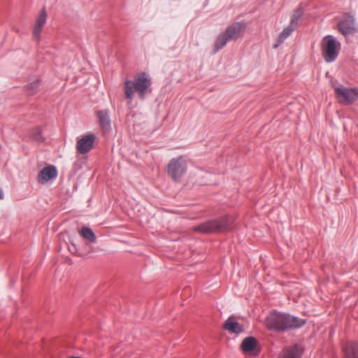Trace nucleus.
<instances>
[{
    "label": "nucleus",
    "instance_id": "nucleus-1",
    "mask_svg": "<svg viewBox=\"0 0 358 358\" xmlns=\"http://www.w3.org/2000/svg\"><path fill=\"white\" fill-rule=\"evenodd\" d=\"M304 320L280 312H272L266 320L268 329L284 331L292 328H299L305 324Z\"/></svg>",
    "mask_w": 358,
    "mask_h": 358
},
{
    "label": "nucleus",
    "instance_id": "nucleus-2",
    "mask_svg": "<svg viewBox=\"0 0 358 358\" xmlns=\"http://www.w3.org/2000/svg\"><path fill=\"white\" fill-rule=\"evenodd\" d=\"M234 222V217L227 215L206 222L195 227L194 230L204 234L225 232L232 229Z\"/></svg>",
    "mask_w": 358,
    "mask_h": 358
},
{
    "label": "nucleus",
    "instance_id": "nucleus-3",
    "mask_svg": "<svg viewBox=\"0 0 358 358\" xmlns=\"http://www.w3.org/2000/svg\"><path fill=\"white\" fill-rule=\"evenodd\" d=\"M189 159L185 155L173 157L166 165V171L169 177L178 182L187 171Z\"/></svg>",
    "mask_w": 358,
    "mask_h": 358
},
{
    "label": "nucleus",
    "instance_id": "nucleus-4",
    "mask_svg": "<svg viewBox=\"0 0 358 358\" xmlns=\"http://www.w3.org/2000/svg\"><path fill=\"white\" fill-rule=\"evenodd\" d=\"M322 54L327 62H332L338 55L340 43L331 36H325L321 43Z\"/></svg>",
    "mask_w": 358,
    "mask_h": 358
},
{
    "label": "nucleus",
    "instance_id": "nucleus-5",
    "mask_svg": "<svg viewBox=\"0 0 358 358\" xmlns=\"http://www.w3.org/2000/svg\"><path fill=\"white\" fill-rule=\"evenodd\" d=\"M337 29L344 36L353 34L357 31L355 19L350 14L345 13L338 19Z\"/></svg>",
    "mask_w": 358,
    "mask_h": 358
},
{
    "label": "nucleus",
    "instance_id": "nucleus-6",
    "mask_svg": "<svg viewBox=\"0 0 358 358\" xmlns=\"http://www.w3.org/2000/svg\"><path fill=\"white\" fill-rule=\"evenodd\" d=\"M338 101L343 104H350L358 97V90L355 88H348L343 86L335 87Z\"/></svg>",
    "mask_w": 358,
    "mask_h": 358
},
{
    "label": "nucleus",
    "instance_id": "nucleus-7",
    "mask_svg": "<svg viewBox=\"0 0 358 358\" xmlns=\"http://www.w3.org/2000/svg\"><path fill=\"white\" fill-rule=\"evenodd\" d=\"M134 80L138 87L139 99H144L145 94L150 92L151 79L150 76L145 73H141L137 74Z\"/></svg>",
    "mask_w": 358,
    "mask_h": 358
},
{
    "label": "nucleus",
    "instance_id": "nucleus-8",
    "mask_svg": "<svg viewBox=\"0 0 358 358\" xmlns=\"http://www.w3.org/2000/svg\"><path fill=\"white\" fill-rule=\"evenodd\" d=\"M96 136L90 134L80 138L76 143V150L80 154H85L93 148Z\"/></svg>",
    "mask_w": 358,
    "mask_h": 358
},
{
    "label": "nucleus",
    "instance_id": "nucleus-9",
    "mask_svg": "<svg viewBox=\"0 0 358 358\" xmlns=\"http://www.w3.org/2000/svg\"><path fill=\"white\" fill-rule=\"evenodd\" d=\"M246 24L245 22H236L229 26L224 32L231 41H235L241 37L245 30Z\"/></svg>",
    "mask_w": 358,
    "mask_h": 358
},
{
    "label": "nucleus",
    "instance_id": "nucleus-10",
    "mask_svg": "<svg viewBox=\"0 0 358 358\" xmlns=\"http://www.w3.org/2000/svg\"><path fill=\"white\" fill-rule=\"evenodd\" d=\"M57 176V169L52 166L50 165L45 168H43L38 175V182L41 184L46 183L51 179L55 178Z\"/></svg>",
    "mask_w": 358,
    "mask_h": 358
},
{
    "label": "nucleus",
    "instance_id": "nucleus-11",
    "mask_svg": "<svg viewBox=\"0 0 358 358\" xmlns=\"http://www.w3.org/2000/svg\"><path fill=\"white\" fill-rule=\"evenodd\" d=\"M47 13L45 8H43L36 18V21L33 30V38L36 41L40 40L41 32L43 25L46 22Z\"/></svg>",
    "mask_w": 358,
    "mask_h": 358
},
{
    "label": "nucleus",
    "instance_id": "nucleus-12",
    "mask_svg": "<svg viewBox=\"0 0 358 358\" xmlns=\"http://www.w3.org/2000/svg\"><path fill=\"white\" fill-rule=\"evenodd\" d=\"M123 90L124 96L129 101V102L132 101L135 93H137L138 95V85H136L134 80H125Z\"/></svg>",
    "mask_w": 358,
    "mask_h": 358
},
{
    "label": "nucleus",
    "instance_id": "nucleus-13",
    "mask_svg": "<svg viewBox=\"0 0 358 358\" xmlns=\"http://www.w3.org/2000/svg\"><path fill=\"white\" fill-rule=\"evenodd\" d=\"M345 358H358V344L348 342L343 348Z\"/></svg>",
    "mask_w": 358,
    "mask_h": 358
},
{
    "label": "nucleus",
    "instance_id": "nucleus-14",
    "mask_svg": "<svg viewBox=\"0 0 358 358\" xmlns=\"http://www.w3.org/2000/svg\"><path fill=\"white\" fill-rule=\"evenodd\" d=\"M224 329L235 334H239L243 330L242 326L232 317L227 320L224 324Z\"/></svg>",
    "mask_w": 358,
    "mask_h": 358
},
{
    "label": "nucleus",
    "instance_id": "nucleus-15",
    "mask_svg": "<svg viewBox=\"0 0 358 358\" xmlns=\"http://www.w3.org/2000/svg\"><path fill=\"white\" fill-rule=\"evenodd\" d=\"M96 115L99 118L101 129L104 132L108 131L110 127L108 112L107 110H100L97 112Z\"/></svg>",
    "mask_w": 358,
    "mask_h": 358
},
{
    "label": "nucleus",
    "instance_id": "nucleus-16",
    "mask_svg": "<svg viewBox=\"0 0 358 358\" xmlns=\"http://www.w3.org/2000/svg\"><path fill=\"white\" fill-rule=\"evenodd\" d=\"M257 344V341L254 337H248L242 342L241 349L245 353L250 352L255 349Z\"/></svg>",
    "mask_w": 358,
    "mask_h": 358
},
{
    "label": "nucleus",
    "instance_id": "nucleus-17",
    "mask_svg": "<svg viewBox=\"0 0 358 358\" xmlns=\"http://www.w3.org/2000/svg\"><path fill=\"white\" fill-rule=\"evenodd\" d=\"M229 41H231L230 38H228V36L224 31L221 33L220 35H218L215 40V51L217 52L222 49Z\"/></svg>",
    "mask_w": 358,
    "mask_h": 358
},
{
    "label": "nucleus",
    "instance_id": "nucleus-18",
    "mask_svg": "<svg viewBox=\"0 0 358 358\" xmlns=\"http://www.w3.org/2000/svg\"><path fill=\"white\" fill-rule=\"evenodd\" d=\"M295 27L290 24L285 28L282 31L280 34L278 39V43L275 45V48H277L280 44H281L291 34L292 32L295 29Z\"/></svg>",
    "mask_w": 358,
    "mask_h": 358
},
{
    "label": "nucleus",
    "instance_id": "nucleus-19",
    "mask_svg": "<svg viewBox=\"0 0 358 358\" xmlns=\"http://www.w3.org/2000/svg\"><path fill=\"white\" fill-rule=\"evenodd\" d=\"M80 235L86 240L92 243L96 241V238L93 231L87 227H83L80 231Z\"/></svg>",
    "mask_w": 358,
    "mask_h": 358
},
{
    "label": "nucleus",
    "instance_id": "nucleus-20",
    "mask_svg": "<svg viewBox=\"0 0 358 358\" xmlns=\"http://www.w3.org/2000/svg\"><path fill=\"white\" fill-rule=\"evenodd\" d=\"M278 358H299V354L295 347L284 350Z\"/></svg>",
    "mask_w": 358,
    "mask_h": 358
},
{
    "label": "nucleus",
    "instance_id": "nucleus-21",
    "mask_svg": "<svg viewBox=\"0 0 358 358\" xmlns=\"http://www.w3.org/2000/svg\"><path fill=\"white\" fill-rule=\"evenodd\" d=\"M303 15V10L301 8H297L293 13L290 24L296 27L298 21L301 18Z\"/></svg>",
    "mask_w": 358,
    "mask_h": 358
},
{
    "label": "nucleus",
    "instance_id": "nucleus-22",
    "mask_svg": "<svg viewBox=\"0 0 358 358\" xmlns=\"http://www.w3.org/2000/svg\"><path fill=\"white\" fill-rule=\"evenodd\" d=\"M39 84H40L39 80L36 79L33 82L30 83L28 85L27 91L29 92V94H33L34 93H35L37 91V90L39 87Z\"/></svg>",
    "mask_w": 358,
    "mask_h": 358
},
{
    "label": "nucleus",
    "instance_id": "nucleus-23",
    "mask_svg": "<svg viewBox=\"0 0 358 358\" xmlns=\"http://www.w3.org/2000/svg\"><path fill=\"white\" fill-rule=\"evenodd\" d=\"M3 192H2V190L0 189V199H3Z\"/></svg>",
    "mask_w": 358,
    "mask_h": 358
}]
</instances>
